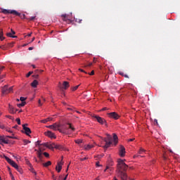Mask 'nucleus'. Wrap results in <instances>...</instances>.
<instances>
[{
  "label": "nucleus",
  "instance_id": "1",
  "mask_svg": "<svg viewBox=\"0 0 180 180\" xmlns=\"http://www.w3.org/2000/svg\"><path fill=\"white\" fill-rule=\"evenodd\" d=\"M117 175L119 176L121 180H127V174L125 173L127 171V168L129 166L124 163V161L122 159H119L117 161Z\"/></svg>",
  "mask_w": 180,
  "mask_h": 180
},
{
  "label": "nucleus",
  "instance_id": "2",
  "mask_svg": "<svg viewBox=\"0 0 180 180\" xmlns=\"http://www.w3.org/2000/svg\"><path fill=\"white\" fill-rule=\"evenodd\" d=\"M41 143V141H37L36 142V146H38L39 147V150H37L35 149V151H37V157L38 158H39V160H41V158H43V155H42V152L43 150H44L45 149L41 146H43V143Z\"/></svg>",
  "mask_w": 180,
  "mask_h": 180
},
{
  "label": "nucleus",
  "instance_id": "3",
  "mask_svg": "<svg viewBox=\"0 0 180 180\" xmlns=\"http://www.w3.org/2000/svg\"><path fill=\"white\" fill-rule=\"evenodd\" d=\"M13 91V86L9 87L8 85H5L1 87V95L4 96V95H8V94H11Z\"/></svg>",
  "mask_w": 180,
  "mask_h": 180
},
{
  "label": "nucleus",
  "instance_id": "4",
  "mask_svg": "<svg viewBox=\"0 0 180 180\" xmlns=\"http://www.w3.org/2000/svg\"><path fill=\"white\" fill-rule=\"evenodd\" d=\"M42 145L44 147H46V148H49V150H54V148H56L57 150H60V148H61V146L57 145L54 143H44Z\"/></svg>",
  "mask_w": 180,
  "mask_h": 180
},
{
  "label": "nucleus",
  "instance_id": "5",
  "mask_svg": "<svg viewBox=\"0 0 180 180\" xmlns=\"http://www.w3.org/2000/svg\"><path fill=\"white\" fill-rule=\"evenodd\" d=\"M104 141L105 145L103 146L104 148H109L112 146V136L109 134H107V138H104Z\"/></svg>",
  "mask_w": 180,
  "mask_h": 180
},
{
  "label": "nucleus",
  "instance_id": "6",
  "mask_svg": "<svg viewBox=\"0 0 180 180\" xmlns=\"http://www.w3.org/2000/svg\"><path fill=\"white\" fill-rule=\"evenodd\" d=\"M2 13H4V15H8V13H11V15H15V16H20V13L18 12L16 10L4 9L2 11Z\"/></svg>",
  "mask_w": 180,
  "mask_h": 180
},
{
  "label": "nucleus",
  "instance_id": "7",
  "mask_svg": "<svg viewBox=\"0 0 180 180\" xmlns=\"http://www.w3.org/2000/svg\"><path fill=\"white\" fill-rule=\"evenodd\" d=\"M92 117L96 119L97 120V122L98 123H100V124H105V126H108V123L106 122V120L105 119L102 118L101 117L94 115L92 116Z\"/></svg>",
  "mask_w": 180,
  "mask_h": 180
},
{
  "label": "nucleus",
  "instance_id": "8",
  "mask_svg": "<svg viewBox=\"0 0 180 180\" xmlns=\"http://www.w3.org/2000/svg\"><path fill=\"white\" fill-rule=\"evenodd\" d=\"M5 160L7 161V162H8V164H10V165H11L12 167H13V168H18V164H16V162H15V161L12 160L11 158H8V156L4 155V156Z\"/></svg>",
  "mask_w": 180,
  "mask_h": 180
},
{
  "label": "nucleus",
  "instance_id": "9",
  "mask_svg": "<svg viewBox=\"0 0 180 180\" xmlns=\"http://www.w3.org/2000/svg\"><path fill=\"white\" fill-rule=\"evenodd\" d=\"M53 130L59 131L60 133H62L63 134H65L66 131L60 129L61 127V124H58V123H54L53 124Z\"/></svg>",
  "mask_w": 180,
  "mask_h": 180
},
{
  "label": "nucleus",
  "instance_id": "10",
  "mask_svg": "<svg viewBox=\"0 0 180 180\" xmlns=\"http://www.w3.org/2000/svg\"><path fill=\"white\" fill-rule=\"evenodd\" d=\"M109 117H111L112 119H115V120H117L120 117V115H119L117 112H112L108 113Z\"/></svg>",
  "mask_w": 180,
  "mask_h": 180
},
{
  "label": "nucleus",
  "instance_id": "11",
  "mask_svg": "<svg viewBox=\"0 0 180 180\" xmlns=\"http://www.w3.org/2000/svg\"><path fill=\"white\" fill-rule=\"evenodd\" d=\"M26 126H27V124H22V129L25 131V134L27 136H29V134H30V133H32V130H30V128H29Z\"/></svg>",
  "mask_w": 180,
  "mask_h": 180
},
{
  "label": "nucleus",
  "instance_id": "12",
  "mask_svg": "<svg viewBox=\"0 0 180 180\" xmlns=\"http://www.w3.org/2000/svg\"><path fill=\"white\" fill-rule=\"evenodd\" d=\"M63 162H58L56 167V170L57 172H61V169H63Z\"/></svg>",
  "mask_w": 180,
  "mask_h": 180
},
{
  "label": "nucleus",
  "instance_id": "13",
  "mask_svg": "<svg viewBox=\"0 0 180 180\" xmlns=\"http://www.w3.org/2000/svg\"><path fill=\"white\" fill-rule=\"evenodd\" d=\"M44 134L50 139H56V135H54V133L51 132V131H48L45 132Z\"/></svg>",
  "mask_w": 180,
  "mask_h": 180
},
{
  "label": "nucleus",
  "instance_id": "14",
  "mask_svg": "<svg viewBox=\"0 0 180 180\" xmlns=\"http://www.w3.org/2000/svg\"><path fill=\"white\" fill-rule=\"evenodd\" d=\"M124 154H126V148H124V146H121L120 148V157H124Z\"/></svg>",
  "mask_w": 180,
  "mask_h": 180
},
{
  "label": "nucleus",
  "instance_id": "15",
  "mask_svg": "<svg viewBox=\"0 0 180 180\" xmlns=\"http://www.w3.org/2000/svg\"><path fill=\"white\" fill-rule=\"evenodd\" d=\"M0 143L1 144H2V143L4 144H9V141H8V139H6V138H5V136H0Z\"/></svg>",
  "mask_w": 180,
  "mask_h": 180
},
{
  "label": "nucleus",
  "instance_id": "16",
  "mask_svg": "<svg viewBox=\"0 0 180 180\" xmlns=\"http://www.w3.org/2000/svg\"><path fill=\"white\" fill-rule=\"evenodd\" d=\"M70 88V82H63V86L60 87L61 89H68Z\"/></svg>",
  "mask_w": 180,
  "mask_h": 180
},
{
  "label": "nucleus",
  "instance_id": "17",
  "mask_svg": "<svg viewBox=\"0 0 180 180\" xmlns=\"http://www.w3.org/2000/svg\"><path fill=\"white\" fill-rule=\"evenodd\" d=\"M8 110L10 112V113H11L12 115L16 113V112H18V110H15V108H13V107L11 105H9L8 106Z\"/></svg>",
  "mask_w": 180,
  "mask_h": 180
},
{
  "label": "nucleus",
  "instance_id": "18",
  "mask_svg": "<svg viewBox=\"0 0 180 180\" xmlns=\"http://www.w3.org/2000/svg\"><path fill=\"white\" fill-rule=\"evenodd\" d=\"M84 150L88 151V150H91V148H94V145H91V144L84 145Z\"/></svg>",
  "mask_w": 180,
  "mask_h": 180
},
{
  "label": "nucleus",
  "instance_id": "19",
  "mask_svg": "<svg viewBox=\"0 0 180 180\" xmlns=\"http://www.w3.org/2000/svg\"><path fill=\"white\" fill-rule=\"evenodd\" d=\"M37 85H39V82L36 79L31 83V86H32V88H37Z\"/></svg>",
  "mask_w": 180,
  "mask_h": 180
},
{
  "label": "nucleus",
  "instance_id": "20",
  "mask_svg": "<svg viewBox=\"0 0 180 180\" xmlns=\"http://www.w3.org/2000/svg\"><path fill=\"white\" fill-rule=\"evenodd\" d=\"M0 40L1 41L5 40V37H4V30L2 29L0 31Z\"/></svg>",
  "mask_w": 180,
  "mask_h": 180
},
{
  "label": "nucleus",
  "instance_id": "21",
  "mask_svg": "<svg viewBox=\"0 0 180 180\" xmlns=\"http://www.w3.org/2000/svg\"><path fill=\"white\" fill-rule=\"evenodd\" d=\"M51 120H53V118H51V117H48V118H46V119H45V120H42L41 121V123H47V122H51Z\"/></svg>",
  "mask_w": 180,
  "mask_h": 180
},
{
  "label": "nucleus",
  "instance_id": "22",
  "mask_svg": "<svg viewBox=\"0 0 180 180\" xmlns=\"http://www.w3.org/2000/svg\"><path fill=\"white\" fill-rule=\"evenodd\" d=\"M113 140L115 146H116V144H117V135H116V134H113Z\"/></svg>",
  "mask_w": 180,
  "mask_h": 180
},
{
  "label": "nucleus",
  "instance_id": "23",
  "mask_svg": "<svg viewBox=\"0 0 180 180\" xmlns=\"http://www.w3.org/2000/svg\"><path fill=\"white\" fill-rule=\"evenodd\" d=\"M6 36L8 37H12L13 39H16V37H18L17 36L12 35V33H11V32H7Z\"/></svg>",
  "mask_w": 180,
  "mask_h": 180
},
{
  "label": "nucleus",
  "instance_id": "24",
  "mask_svg": "<svg viewBox=\"0 0 180 180\" xmlns=\"http://www.w3.org/2000/svg\"><path fill=\"white\" fill-rule=\"evenodd\" d=\"M15 169L20 174H23V169H22V168H20L19 166H17V167L15 168Z\"/></svg>",
  "mask_w": 180,
  "mask_h": 180
},
{
  "label": "nucleus",
  "instance_id": "25",
  "mask_svg": "<svg viewBox=\"0 0 180 180\" xmlns=\"http://www.w3.org/2000/svg\"><path fill=\"white\" fill-rule=\"evenodd\" d=\"M0 49H1V50H8V46L6 44L1 45Z\"/></svg>",
  "mask_w": 180,
  "mask_h": 180
},
{
  "label": "nucleus",
  "instance_id": "26",
  "mask_svg": "<svg viewBox=\"0 0 180 180\" xmlns=\"http://www.w3.org/2000/svg\"><path fill=\"white\" fill-rule=\"evenodd\" d=\"M25 105H26V102L22 101L21 103L18 104V108H22V106H25Z\"/></svg>",
  "mask_w": 180,
  "mask_h": 180
},
{
  "label": "nucleus",
  "instance_id": "27",
  "mask_svg": "<svg viewBox=\"0 0 180 180\" xmlns=\"http://www.w3.org/2000/svg\"><path fill=\"white\" fill-rule=\"evenodd\" d=\"M49 165H51V161H48L46 163H44V167H49Z\"/></svg>",
  "mask_w": 180,
  "mask_h": 180
},
{
  "label": "nucleus",
  "instance_id": "28",
  "mask_svg": "<svg viewBox=\"0 0 180 180\" xmlns=\"http://www.w3.org/2000/svg\"><path fill=\"white\" fill-rule=\"evenodd\" d=\"M68 124L69 125V129H71L72 131H75V128H74L70 123H68Z\"/></svg>",
  "mask_w": 180,
  "mask_h": 180
},
{
  "label": "nucleus",
  "instance_id": "29",
  "mask_svg": "<svg viewBox=\"0 0 180 180\" xmlns=\"http://www.w3.org/2000/svg\"><path fill=\"white\" fill-rule=\"evenodd\" d=\"M143 153H146V150H144L143 148H141L139 149V154H143Z\"/></svg>",
  "mask_w": 180,
  "mask_h": 180
},
{
  "label": "nucleus",
  "instance_id": "30",
  "mask_svg": "<svg viewBox=\"0 0 180 180\" xmlns=\"http://www.w3.org/2000/svg\"><path fill=\"white\" fill-rule=\"evenodd\" d=\"M76 144H81L82 143V139H77L75 140Z\"/></svg>",
  "mask_w": 180,
  "mask_h": 180
},
{
  "label": "nucleus",
  "instance_id": "31",
  "mask_svg": "<svg viewBox=\"0 0 180 180\" xmlns=\"http://www.w3.org/2000/svg\"><path fill=\"white\" fill-rule=\"evenodd\" d=\"M79 88V85L75 86L72 88V91H77Z\"/></svg>",
  "mask_w": 180,
  "mask_h": 180
},
{
  "label": "nucleus",
  "instance_id": "32",
  "mask_svg": "<svg viewBox=\"0 0 180 180\" xmlns=\"http://www.w3.org/2000/svg\"><path fill=\"white\" fill-rule=\"evenodd\" d=\"M13 44L14 43L12 42V43H8L6 45L8 46V49H9V47H13Z\"/></svg>",
  "mask_w": 180,
  "mask_h": 180
},
{
  "label": "nucleus",
  "instance_id": "33",
  "mask_svg": "<svg viewBox=\"0 0 180 180\" xmlns=\"http://www.w3.org/2000/svg\"><path fill=\"white\" fill-rule=\"evenodd\" d=\"M23 143H24L25 145L29 144V143H30V141L27 140V139H24L23 140Z\"/></svg>",
  "mask_w": 180,
  "mask_h": 180
},
{
  "label": "nucleus",
  "instance_id": "34",
  "mask_svg": "<svg viewBox=\"0 0 180 180\" xmlns=\"http://www.w3.org/2000/svg\"><path fill=\"white\" fill-rule=\"evenodd\" d=\"M61 16L62 18H63V20L67 21V14H63Z\"/></svg>",
  "mask_w": 180,
  "mask_h": 180
},
{
  "label": "nucleus",
  "instance_id": "35",
  "mask_svg": "<svg viewBox=\"0 0 180 180\" xmlns=\"http://www.w3.org/2000/svg\"><path fill=\"white\" fill-rule=\"evenodd\" d=\"M43 154L44 157H46V158H49V157H50V155L47 152H44Z\"/></svg>",
  "mask_w": 180,
  "mask_h": 180
},
{
  "label": "nucleus",
  "instance_id": "36",
  "mask_svg": "<svg viewBox=\"0 0 180 180\" xmlns=\"http://www.w3.org/2000/svg\"><path fill=\"white\" fill-rule=\"evenodd\" d=\"M32 74H33V72H29L27 74V75H26L27 78H29V77H30V75H32Z\"/></svg>",
  "mask_w": 180,
  "mask_h": 180
},
{
  "label": "nucleus",
  "instance_id": "37",
  "mask_svg": "<svg viewBox=\"0 0 180 180\" xmlns=\"http://www.w3.org/2000/svg\"><path fill=\"white\" fill-rule=\"evenodd\" d=\"M20 101H21V102H25V101H26V98H25V97H20Z\"/></svg>",
  "mask_w": 180,
  "mask_h": 180
},
{
  "label": "nucleus",
  "instance_id": "38",
  "mask_svg": "<svg viewBox=\"0 0 180 180\" xmlns=\"http://www.w3.org/2000/svg\"><path fill=\"white\" fill-rule=\"evenodd\" d=\"M15 122H17L18 124H20V118H17Z\"/></svg>",
  "mask_w": 180,
  "mask_h": 180
},
{
  "label": "nucleus",
  "instance_id": "39",
  "mask_svg": "<svg viewBox=\"0 0 180 180\" xmlns=\"http://www.w3.org/2000/svg\"><path fill=\"white\" fill-rule=\"evenodd\" d=\"M38 103H39V106H42L43 105V103H41V99H39L38 101Z\"/></svg>",
  "mask_w": 180,
  "mask_h": 180
},
{
  "label": "nucleus",
  "instance_id": "40",
  "mask_svg": "<svg viewBox=\"0 0 180 180\" xmlns=\"http://www.w3.org/2000/svg\"><path fill=\"white\" fill-rule=\"evenodd\" d=\"M6 131H8V133H12V131L9 128H6L5 129Z\"/></svg>",
  "mask_w": 180,
  "mask_h": 180
},
{
  "label": "nucleus",
  "instance_id": "41",
  "mask_svg": "<svg viewBox=\"0 0 180 180\" xmlns=\"http://www.w3.org/2000/svg\"><path fill=\"white\" fill-rule=\"evenodd\" d=\"M34 19H36V16H32V17L30 18V20H34Z\"/></svg>",
  "mask_w": 180,
  "mask_h": 180
},
{
  "label": "nucleus",
  "instance_id": "42",
  "mask_svg": "<svg viewBox=\"0 0 180 180\" xmlns=\"http://www.w3.org/2000/svg\"><path fill=\"white\" fill-rule=\"evenodd\" d=\"M8 139H15L13 136H6Z\"/></svg>",
  "mask_w": 180,
  "mask_h": 180
},
{
  "label": "nucleus",
  "instance_id": "43",
  "mask_svg": "<svg viewBox=\"0 0 180 180\" xmlns=\"http://www.w3.org/2000/svg\"><path fill=\"white\" fill-rule=\"evenodd\" d=\"M49 129H51L52 130H53V125H49Z\"/></svg>",
  "mask_w": 180,
  "mask_h": 180
},
{
  "label": "nucleus",
  "instance_id": "44",
  "mask_svg": "<svg viewBox=\"0 0 180 180\" xmlns=\"http://www.w3.org/2000/svg\"><path fill=\"white\" fill-rule=\"evenodd\" d=\"M95 72L94 70H92L90 73L89 75H94Z\"/></svg>",
  "mask_w": 180,
  "mask_h": 180
},
{
  "label": "nucleus",
  "instance_id": "45",
  "mask_svg": "<svg viewBox=\"0 0 180 180\" xmlns=\"http://www.w3.org/2000/svg\"><path fill=\"white\" fill-rule=\"evenodd\" d=\"M92 63H89L88 65H85V67H91Z\"/></svg>",
  "mask_w": 180,
  "mask_h": 180
},
{
  "label": "nucleus",
  "instance_id": "46",
  "mask_svg": "<svg viewBox=\"0 0 180 180\" xmlns=\"http://www.w3.org/2000/svg\"><path fill=\"white\" fill-rule=\"evenodd\" d=\"M11 30L12 34H16V32L13 30L11 29Z\"/></svg>",
  "mask_w": 180,
  "mask_h": 180
},
{
  "label": "nucleus",
  "instance_id": "47",
  "mask_svg": "<svg viewBox=\"0 0 180 180\" xmlns=\"http://www.w3.org/2000/svg\"><path fill=\"white\" fill-rule=\"evenodd\" d=\"M137 157H143V156L139 155H134V158H137Z\"/></svg>",
  "mask_w": 180,
  "mask_h": 180
},
{
  "label": "nucleus",
  "instance_id": "48",
  "mask_svg": "<svg viewBox=\"0 0 180 180\" xmlns=\"http://www.w3.org/2000/svg\"><path fill=\"white\" fill-rule=\"evenodd\" d=\"M80 160H81V161H85V160H88V158H82Z\"/></svg>",
  "mask_w": 180,
  "mask_h": 180
},
{
  "label": "nucleus",
  "instance_id": "49",
  "mask_svg": "<svg viewBox=\"0 0 180 180\" xmlns=\"http://www.w3.org/2000/svg\"><path fill=\"white\" fill-rule=\"evenodd\" d=\"M79 71H81V72H85V74H86V72H85L84 70L82 69H79Z\"/></svg>",
  "mask_w": 180,
  "mask_h": 180
},
{
  "label": "nucleus",
  "instance_id": "50",
  "mask_svg": "<svg viewBox=\"0 0 180 180\" xmlns=\"http://www.w3.org/2000/svg\"><path fill=\"white\" fill-rule=\"evenodd\" d=\"M34 78H35L36 79H37L39 78V75H34Z\"/></svg>",
  "mask_w": 180,
  "mask_h": 180
},
{
  "label": "nucleus",
  "instance_id": "51",
  "mask_svg": "<svg viewBox=\"0 0 180 180\" xmlns=\"http://www.w3.org/2000/svg\"><path fill=\"white\" fill-rule=\"evenodd\" d=\"M7 117H8V119H11L12 120V119H13V117L11 116V115H8Z\"/></svg>",
  "mask_w": 180,
  "mask_h": 180
},
{
  "label": "nucleus",
  "instance_id": "52",
  "mask_svg": "<svg viewBox=\"0 0 180 180\" xmlns=\"http://www.w3.org/2000/svg\"><path fill=\"white\" fill-rule=\"evenodd\" d=\"M96 167H101V165H99V162H96Z\"/></svg>",
  "mask_w": 180,
  "mask_h": 180
},
{
  "label": "nucleus",
  "instance_id": "53",
  "mask_svg": "<svg viewBox=\"0 0 180 180\" xmlns=\"http://www.w3.org/2000/svg\"><path fill=\"white\" fill-rule=\"evenodd\" d=\"M2 78H5V75H1H1H0V79H2Z\"/></svg>",
  "mask_w": 180,
  "mask_h": 180
},
{
  "label": "nucleus",
  "instance_id": "54",
  "mask_svg": "<svg viewBox=\"0 0 180 180\" xmlns=\"http://www.w3.org/2000/svg\"><path fill=\"white\" fill-rule=\"evenodd\" d=\"M101 110H108V108L105 107V108H102Z\"/></svg>",
  "mask_w": 180,
  "mask_h": 180
},
{
  "label": "nucleus",
  "instance_id": "55",
  "mask_svg": "<svg viewBox=\"0 0 180 180\" xmlns=\"http://www.w3.org/2000/svg\"><path fill=\"white\" fill-rule=\"evenodd\" d=\"M107 169H109V166H107V167H106V169L104 170V172H106V170H107Z\"/></svg>",
  "mask_w": 180,
  "mask_h": 180
},
{
  "label": "nucleus",
  "instance_id": "56",
  "mask_svg": "<svg viewBox=\"0 0 180 180\" xmlns=\"http://www.w3.org/2000/svg\"><path fill=\"white\" fill-rule=\"evenodd\" d=\"M124 78H129V75H124Z\"/></svg>",
  "mask_w": 180,
  "mask_h": 180
},
{
  "label": "nucleus",
  "instance_id": "57",
  "mask_svg": "<svg viewBox=\"0 0 180 180\" xmlns=\"http://www.w3.org/2000/svg\"><path fill=\"white\" fill-rule=\"evenodd\" d=\"M68 174H67V175L64 177L63 180H66L67 178H68Z\"/></svg>",
  "mask_w": 180,
  "mask_h": 180
},
{
  "label": "nucleus",
  "instance_id": "58",
  "mask_svg": "<svg viewBox=\"0 0 180 180\" xmlns=\"http://www.w3.org/2000/svg\"><path fill=\"white\" fill-rule=\"evenodd\" d=\"M18 125H15L14 127H13V129H18Z\"/></svg>",
  "mask_w": 180,
  "mask_h": 180
},
{
  "label": "nucleus",
  "instance_id": "59",
  "mask_svg": "<svg viewBox=\"0 0 180 180\" xmlns=\"http://www.w3.org/2000/svg\"><path fill=\"white\" fill-rule=\"evenodd\" d=\"M33 47H30L29 49H28V50H30V51H32V50H33Z\"/></svg>",
  "mask_w": 180,
  "mask_h": 180
},
{
  "label": "nucleus",
  "instance_id": "60",
  "mask_svg": "<svg viewBox=\"0 0 180 180\" xmlns=\"http://www.w3.org/2000/svg\"><path fill=\"white\" fill-rule=\"evenodd\" d=\"M27 36L28 37H30V36H32V32H31L30 34H28Z\"/></svg>",
  "mask_w": 180,
  "mask_h": 180
},
{
  "label": "nucleus",
  "instance_id": "61",
  "mask_svg": "<svg viewBox=\"0 0 180 180\" xmlns=\"http://www.w3.org/2000/svg\"><path fill=\"white\" fill-rule=\"evenodd\" d=\"M34 39H35L34 37L32 38V41H31V43L33 42V41H34Z\"/></svg>",
  "mask_w": 180,
  "mask_h": 180
},
{
  "label": "nucleus",
  "instance_id": "62",
  "mask_svg": "<svg viewBox=\"0 0 180 180\" xmlns=\"http://www.w3.org/2000/svg\"><path fill=\"white\" fill-rule=\"evenodd\" d=\"M134 139H129V141H133Z\"/></svg>",
  "mask_w": 180,
  "mask_h": 180
},
{
  "label": "nucleus",
  "instance_id": "63",
  "mask_svg": "<svg viewBox=\"0 0 180 180\" xmlns=\"http://www.w3.org/2000/svg\"><path fill=\"white\" fill-rule=\"evenodd\" d=\"M62 130H63L64 131H65V130H67V127H65L63 129H62Z\"/></svg>",
  "mask_w": 180,
  "mask_h": 180
},
{
  "label": "nucleus",
  "instance_id": "64",
  "mask_svg": "<svg viewBox=\"0 0 180 180\" xmlns=\"http://www.w3.org/2000/svg\"><path fill=\"white\" fill-rule=\"evenodd\" d=\"M114 180H117V179L116 177H114Z\"/></svg>",
  "mask_w": 180,
  "mask_h": 180
}]
</instances>
